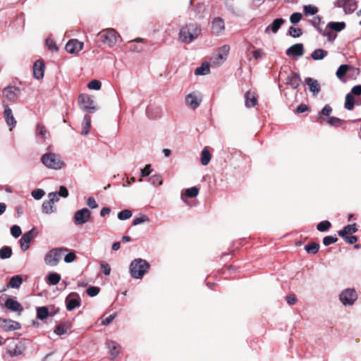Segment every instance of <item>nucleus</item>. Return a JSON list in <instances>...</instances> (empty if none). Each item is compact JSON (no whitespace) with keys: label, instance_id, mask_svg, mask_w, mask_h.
Here are the masks:
<instances>
[{"label":"nucleus","instance_id":"1a4fd4ad","mask_svg":"<svg viewBox=\"0 0 361 361\" xmlns=\"http://www.w3.org/2000/svg\"><path fill=\"white\" fill-rule=\"evenodd\" d=\"M335 7L342 8L345 14L353 13L357 8V0H337L334 4Z\"/></svg>","mask_w":361,"mask_h":361},{"label":"nucleus","instance_id":"cd10ccee","mask_svg":"<svg viewBox=\"0 0 361 361\" xmlns=\"http://www.w3.org/2000/svg\"><path fill=\"white\" fill-rule=\"evenodd\" d=\"M357 228L355 224H348L345 226L343 229L338 231V235L340 237H345V235L348 233H354L357 232Z\"/></svg>","mask_w":361,"mask_h":361},{"label":"nucleus","instance_id":"0e129e2a","mask_svg":"<svg viewBox=\"0 0 361 361\" xmlns=\"http://www.w3.org/2000/svg\"><path fill=\"white\" fill-rule=\"evenodd\" d=\"M100 269L102 273L106 275L109 276L111 273V267L109 264L105 262H101L100 263Z\"/></svg>","mask_w":361,"mask_h":361},{"label":"nucleus","instance_id":"6e6d98bb","mask_svg":"<svg viewBox=\"0 0 361 361\" xmlns=\"http://www.w3.org/2000/svg\"><path fill=\"white\" fill-rule=\"evenodd\" d=\"M326 122L332 126L338 127L342 124L343 121L337 117L331 116L326 121Z\"/></svg>","mask_w":361,"mask_h":361},{"label":"nucleus","instance_id":"de8ad7c7","mask_svg":"<svg viewBox=\"0 0 361 361\" xmlns=\"http://www.w3.org/2000/svg\"><path fill=\"white\" fill-rule=\"evenodd\" d=\"M310 24L314 27L319 32H322V29L319 27L322 23V18L319 16H314L310 20Z\"/></svg>","mask_w":361,"mask_h":361},{"label":"nucleus","instance_id":"680f3d73","mask_svg":"<svg viewBox=\"0 0 361 361\" xmlns=\"http://www.w3.org/2000/svg\"><path fill=\"white\" fill-rule=\"evenodd\" d=\"M153 171L151 165L147 164L140 171V176L144 178L148 176Z\"/></svg>","mask_w":361,"mask_h":361},{"label":"nucleus","instance_id":"09e8293b","mask_svg":"<svg viewBox=\"0 0 361 361\" xmlns=\"http://www.w3.org/2000/svg\"><path fill=\"white\" fill-rule=\"evenodd\" d=\"M331 226V224L329 221H322L317 224V228L320 232H324L327 231Z\"/></svg>","mask_w":361,"mask_h":361},{"label":"nucleus","instance_id":"39448f33","mask_svg":"<svg viewBox=\"0 0 361 361\" xmlns=\"http://www.w3.org/2000/svg\"><path fill=\"white\" fill-rule=\"evenodd\" d=\"M99 39L109 47L114 46L117 41V32L114 29H106L99 32L97 35Z\"/></svg>","mask_w":361,"mask_h":361},{"label":"nucleus","instance_id":"ddd939ff","mask_svg":"<svg viewBox=\"0 0 361 361\" xmlns=\"http://www.w3.org/2000/svg\"><path fill=\"white\" fill-rule=\"evenodd\" d=\"M202 102V96L200 93L192 92L185 97V102L192 109L197 108Z\"/></svg>","mask_w":361,"mask_h":361},{"label":"nucleus","instance_id":"774afa93","mask_svg":"<svg viewBox=\"0 0 361 361\" xmlns=\"http://www.w3.org/2000/svg\"><path fill=\"white\" fill-rule=\"evenodd\" d=\"M48 197H49V201L52 203L53 204L58 202L59 198V195H58V193L56 192H50L49 193L48 195Z\"/></svg>","mask_w":361,"mask_h":361},{"label":"nucleus","instance_id":"393cba45","mask_svg":"<svg viewBox=\"0 0 361 361\" xmlns=\"http://www.w3.org/2000/svg\"><path fill=\"white\" fill-rule=\"evenodd\" d=\"M24 350V347L21 343H18L16 345L13 349L8 350L4 355L5 359H8V357H13L14 356L20 355Z\"/></svg>","mask_w":361,"mask_h":361},{"label":"nucleus","instance_id":"4c0bfd02","mask_svg":"<svg viewBox=\"0 0 361 361\" xmlns=\"http://www.w3.org/2000/svg\"><path fill=\"white\" fill-rule=\"evenodd\" d=\"M148 182L153 186L158 187L162 185L161 176L159 174L154 175L148 179Z\"/></svg>","mask_w":361,"mask_h":361},{"label":"nucleus","instance_id":"69168bd1","mask_svg":"<svg viewBox=\"0 0 361 361\" xmlns=\"http://www.w3.org/2000/svg\"><path fill=\"white\" fill-rule=\"evenodd\" d=\"M46 45L51 51H57L58 48L54 39L48 38L46 39Z\"/></svg>","mask_w":361,"mask_h":361},{"label":"nucleus","instance_id":"20e7f679","mask_svg":"<svg viewBox=\"0 0 361 361\" xmlns=\"http://www.w3.org/2000/svg\"><path fill=\"white\" fill-rule=\"evenodd\" d=\"M68 251L66 247H56L48 251L44 257V263L50 267L56 266L62 256Z\"/></svg>","mask_w":361,"mask_h":361},{"label":"nucleus","instance_id":"bf43d9fd","mask_svg":"<svg viewBox=\"0 0 361 361\" xmlns=\"http://www.w3.org/2000/svg\"><path fill=\"white\" fill-rule=\"evenodd\" d=\"M11 233L14 238H18L22 234L20 227L17 225H13L11 228Z\"/></svg>","mask_w":361,"mask_h":361},{"label":"nucleus","instance_id":"a211bd4d","mask_svg":"<svg viewBox=\"0 0 361 361\" xmlns=\"http://www.w3.org/2000/svg\"><path fill=\"white\" fill-rule=\"evenodd\" d=\"M44 73V64L42 60H37L33 65V75L37 79H42Z\"/></svg>","mask_w":361,"mask_h":361},{"label":"nucleus","instance_id":"6ab92c4d","mask_svg":"<svg viewBox=\"0 0 361 361\" xmlns=\"http://www.w3.org/2000/svg\"><path fill=\"white\" fill-rule=\"evenodd\" d=\"M301 79L299 74L291 72L286 78V83L293 89H296L300 84Z\"/></svg>","mask_w":361,"mask_h":361},{"label":"nucleus","instance_id":"c9c22d12","mask_svg":"<svg viewBox=\"0 0 361 361\" xmlns=\"http://www.w3.org/2000/svg\"><path fill=\"white\" fill-rule=\"evenodd\" d=\"M54 204L49 200L44 201L42 204V211L46 214H51L56 212Z\"/></svg>","mask_w":361,"mask_h":361},{"label":"nucleus","instance_id":"7c9ffc66","mask_svg":"<svg viewBox=\"0 0 361 361\" xmlns=\"http://www.w3.org/2000/svg\"><path fill=\"white\" fill-rule=\"evenodd\" d=\"M90 126L91 118L89 115H85L83 118L81 134L83 135H87L89 133Z\"/></svg>","mask_w":361,"mask_h":361},{"label":"nucleus","instance_id":"3c124183","mask_svg":"<svg viewBox=\"0 0 361 361\" xmlns=\"http://www.w3.org/2000/svg\"><path fill=\"white\" fill-rule=\"evenodd\" d=\"M198 192L199 190L197 187H192L185 190V195L187 197L192 198L195 197L198 195Z\"/></svg>","mask_w":361,"mask_h":361},{"label":"nucleus","instance_id":"ea45409f","mask_svg":"<svg viewBox=\"0 0 361 361\" xmlns=\"http://www.w3.org/2000/svg\"><path fill=\"white\" fill-rule=\"evenodd\" d=\"M49 316V311L47 307H39L37 309V317L39 319L43 320Z\"/></svg>","mask_w":361,"mask_h":361},{"label":"nucleus","instance_id":"13d9d810","mask_svg":"<svg viewBox=\"0 0 361 361\" xmlns=\"http://www.w3.org/2000/svg\"><path fill=\"white\" fill-rule=\"evenodd\" d=\"M100 288L97 286H90L87 288L86 292L90 297H94L99 293Z\"/></svg>","mask_w":361,"mask_h":361},{"label":"nucleus","instance_id":"a18cd8bd","mask_svg":"<svg viewBox=\"0 0 361 361\" xmlns=\"http://www.w3.org/2000/svg\"><path fill=\"white\" fill-rule=\"evenodd\" d=\"M303 11L306 16H308V15L313 16V15H315L318 12V8L313 5H310V4L305 5L303 6Z\"/></svg>","mask_w":361,"mask_h":361},{"label":"nucleus","instance_id":"c03bdc74","mask_svg":"<svg viewBox=\"0 0 361 361\" xmlns=\"http://www.w3.org/2000/svg\"><path fill=\"white\" fill-rule=\"evenodd\" d=\"M48 283L51 285H56L59 283L61 280L60 274L57 273H50L48 276Z\"/></svg>","mask_w":361,"mask_h":361},{"label":"nucleus","instance_id":"f03ea898","mask_svg":"<svg viewBox=\"0 0 361 361\" xmlns=\"http://www.w3.org/2000/svg\"><path fill=\"white\" fill-rule=\"evenodd\" d=\"M149 269V264L141 258L132 261L129 267L131 276L137 279H142Z\"/></svg>","mask_w":361,"mask_h":361},{"label":"nucleus","instance_id":"864d4df0","mask_svg":"<svg viewBox=\"0 0 361 361\" xmlns=\"http://www.w3.org/2000/svg\"><path fill=\"white\" fill-rule=\"evenodd\" d=\"M101 86H102V83L98 80H92L87 85V87L90 90H99L101 88Z\"/></svg>","mask_w":361,"mask_h":361},{"label":"nucleus","instance_id":"9d476101","mask_svg":"<svg viewBox=\"0 0 361 361\" xmlns=\"http://www.w3.org/2000/svg\"><path fill=\"white\" fill-rule=\"evenodd\" d=\"M90 217L91 212L87 208H82L75 212L73 221L75 226H80L88 222Z\"/></svg>","mask_w":361,"mask_h":361},{"label":"nucleus","instance_id":"e2e57ef3","mask_svg":"<svg viewBox=\"0 0 361 361\" xmlns=\"http://www.w3.org/2000/svg\"><path fill=\"white\" fill-rule=\"evenodd\" d=\"M302 18V14L298 12L293 13L290 17V21L293 24H296L300 21Z\"/></svg>","mask_w":361,"mask_h":361},{"label":"nucleus","instance_id":"aec40b11","mask_svg":"<svg viewBox=\"0 0 361 361\" xmlns=\"http://www.w3.org/2000/svg\"><path fill=\"white\" fill-rule=\"evenodd\" d=\"M212 32L216 35H220L224 31V21L221 18H215L212 21Z\"/></svg>","mask_w":361,"mask_h":361},{"label":"nucleus","instance_id":"4d7b16f0","mask_svg":"<svg viewBox=\"0 0 361 361\" xmlns=\"http://www.w3.org/2000/svg\"><path fill=\"white\" fill-rule=\"evenodd\" d=\"M338 240L336 236L328 235L323 238V244L325 246L330 245L331 244L335 243Z\"/></svg>","mask_w":361,"mask_h":361},{"label":"nucleus","instance_id":"a19ab883","mask_svg":"<svg viewBox=\"0 0 361 361\" xmlns=\"http://www.w3.org/2000/svg\"><path fill=\"white\" fill-rule=\"evenodd\" d=\"M350 66L348 65L343 64L341 65L336 71V76L341 80H343V76L346 74Z\"/></svg>","mask_w":361,"mask_h":361},{"label":"nucleus","instance_id":"c756f323","mask_svg":"<svg viewBox=\"0 0 361 361\" xmlns=\"http://www.w3.org/2000/svg\"><path fill=\"white\" fill-rule=\"evenodd\" d=\"M23 278L20 276H14L10 279L7 287H10L12 288H18L23 283Z\"/></svg>","mask_w":361,"mask_h":361},{"label":"nucleus","instance_id":"f257e3e1","mask_svg":"<svg viewBox=\"0 0 361 361\" xmlns=\"http://www.w3.org/2000/svg\"><path fill=\"white\" fill-rule=\"evenodd\" d=\"M201 33L200 27L196 23H188L185 25L180 30L179 40L185 44L193 42Z\"/></svg>","mask_w":361,"mask_h":361},{"label":"nucleus","instance_id":"f3484780","mask_svg":"<svg viewBox=\"0 0 361 361\" xmlns=\"http://www.w3.org/2000/svg\"><path fill=\"white\" fill-rule=\"evenodd\" d=\"M106 345L109 350L110 359L114 360L120 353L121 346L117 342L110 340L106 341Z\"/></svg>","mask_w":361,"mask_h":361},{"label":"nucleus","instance_id":"9b49d317","mask_svg":"<svg viewBox=\"0 0 361 361\" xmlns=\"http://www.w3.org/2000/svg\"><path fill=\"white\" fill-rule=\"evenodd\" d=\"M20 94V88L16 86H8L3 90V97L8 101H16L19 97Z\"/></svg>","mask_w":361,"mask_h":361},{"label":"nucleus","instance_id":"603ef678","mask_svg":"<svg viewBox=\"0 0 361 361\" xmlns=\"http://www.w3.org/2000/svg\"><path fill=\"white\" fill-rule=\"evenodd\" d=\"M132 212L129 209H123L118 214V218L120 220H126L131 217Z\"/></svg>","mask_w":361,"mask_h":361},{"label":"nucleus","instance_id":"e433bc0d","mask_svg":"<svg viewBox=\"0 0 361 361\" xmlns=\"http://www.w3.org/2000/svg\"><path fill=\"white\" fill-rule=\"evenodd\" d=\"M12 255V249L8 246H4L0 249V258L2 259H8Z\"/></svg>","mask_w":361,"mask_h":361},{"label":"nucleus","instance_id":"37998d69","mask_svg":"<svg viewBox=\"0 0 361 361\" xmlns=\"http://www.w3.org/2000/svg\"><path fill=\"white\" fill-rule=\"evenodd\" d=\"M319 248V245L317 243H312L305 246V251L309 254H316Z\"/></svg>","mask_w":361,"mask_h":361},{"label":"nucleus","instance_id":"49530a36","mask_svg":"<svg viewBox=\"0 0 361 361\" xmlns=\"http://www.w3.org/2000/svg\"><path fill=\"white\" fill-rule=\"evenodd\" d=\"M68 328L66 326L65 324H59L57 325L54 331V332L59 336L63 335L67 333Z\"/></svg>","mask_w":361,"mask_h":361},{"label":"nucleus","instance_id":"338daca9","mask_svg":"<svg viewBox=\"0 0 361 361\" xmlns=\"http://www.w3.org/2000/svg\"><path fill=\"white\" fill-rule=\"evenodd\" d=\"M76 259V255L73 252H68L64 257V261L66 263H71Z\"/></svg>","mask_w":361,"mask_h":361},{"label":"nucleus","instance_id":"bb28decb","mask_svg":"<svg viewBox=\"0 0 361 361\" xmlns=\"http://www.w3.org/2000/svg\"><path fill=\"white\" fill-rule=\"evenodd\" d=\"M5 307L13 312H18L22 310L20 303L13 298H8L6 300Z\"/></svg>","mask_w":361,"mask_h":361},{"label":"nucleus","instance_id":"c85d7f7f","mask_svg":"<svg viewBox=\"0 0 361 361\" xmlns=\"http://www.w3.org/2000/svg\"><path fill=\"white\" fill-rule=\"evenodd\" d=\"M327 28L331 29L332 31L341 32L345 27V23L344 22H329L326 25Z\"/></svg>","mask_w":361,"mask_h":361},{"label":"nucleus","instance_id":"2f4dec72","mask_svg":"<svg viewBox=\"0 0 361 361\" xmlns=\"http://www.w3.org/2000/svg\"><path fill=\"white\" fill-rule=\"evenodd\" d=\"M328 55V51L322 49H317L311 54V57L315 61L322 60Z\"/></svg>","mask_w":361,"mask_h":361},{"label":"nucleus","instance_id":"2eb2a0df","mask_svg":"<svg viewBox=\"0 0 361 361\" xmlns=\"http://www.w3.org/2000/svg\"><path fill=\"white\" fill-rule=\"evenodd\" d=\"M286 54L288 56L299 57L304 54V47L302 44L298 43L290 46Z\"/></svg>","mask_w":361,"mask_h":361},{"label":"nucleus","instance_id":"4468645a","mask_svg":"<svg viewBox=\"0 0 361 361\" xmlns=\"http://www.w3.org/2000/svg\"><path fill=\"white\" fill-rule=\"evenodd\" d=\"M83 43L77 39H71L66 44L65 49L70 54H76L82 50Z\"/></svg>","mask_w":361,"mask_h":361},{"label":"nucleus","instance_id":"423d86ee","mask_svg":"<svg viewBox=\"0 0 361 361\" xmlns=\"http://www.w3.org/2000/svg\"><path fill=\"white\" fill-rule=\"evenodd\" d=\"M78 103L80 109L87 113H94L97 110L94 99L89 94H80L78 97Z\"/></svg>","mask_w":361,"mask_h":361},{"label":"nucleus","instance_id":"0eeeda50","mask_svg":"<svg viewBox=\"0 0 361 361\" xmlns=\"http://www.w3.org/2000/svg\"><path fill=\"white\" fill-rule=\"evenodd\" d=\"M230 50V47L227 44L221 47L218 53L211 59V64L213 66H219L221 65L227 59Z\"/></svg>","mask_w":361,"mask_h":361},{"label":"nucleus","instance_id":"f8f14e48","mask_svg":"<svg viewBox=\"0 0 361 361\" xmlns=\"http://www.w3.org/2000/svg\"><path fill=\"white\" fill-rule=\"evenodd\" d=\"M80 297L78 293H72L66 298V309L71 311L80 305Z\"/></svg>","mask_w":361,"mask_h":361},{"label":"nucleus","instance_id":"8fccbe9b","mask_svg":"<svg viewBox=\"0 0 361 361\" xmlns=\"http://www.w3.org/2000/svg\"><path fill=\"white\" fill-rule=\"evenodd\" d=\"M288 34L293 37H299L302 35V30L299 27L290 26L288 29Z\"/></svg>","mask_w":361,"mask_h":361},{"label":"nucleus","instance_id":"052dcab7","mask_svg":"<svg viewBox=\"0 0 361 361\" xmlns=\"http://www.w3.org/2000/svg\"><path fill=\"white\" fill-rule=\"evenodd\" d=\"M31 195L35 200H40L45 195L42 189H36L32 191Z\"/></svg>","mask_w":361,"mask_h":361},{"label":"nucleus","instance_id":"dca6fc26","mask_svg":"<svg viewBox=\"0 0 361 361\" xmlns=\"http://www.w3.org/2000/svg\"><path fill=\"white\" fill-rule=\"evenodd\" d=\"M0 328L5 331H11L20 329V324L18 322L8 319H0Z\"/></svg>","mask_w":361,"mask_h":361},{"label":"nucleus","instance_id":"a878e982","mask_svg":"<svg viewBox=\"0 0 361 361\" xmlns=\"http://www.w3.org/2000/svg\"><path fill=\"white\" fill-rule=\"evenodd\" d=\"M283 23L284 20L283 18L275 19L271 24L266 27L264 32L269 34L270 30L274 33L277 32Z\"/></svg>","mask_w":361,"mask_h":361},{"label":"nucleus","instance_id":"7ed1b4c3","mask_svg":"<svg viewBox=\"0 0 361 361\" xmlns=\"http://www.w3.org/2000/svg\"><path fill=\"white\" fill-rule=\"evenodd\" d=\"M41 161L47 168L54 170H59L64 166V162L59 155L53 152H47L41 157Z\"/></svg>","mask_w":361,"mask_h":361},{"label":"nucleus","instance_id":"72a5a7b5","mask_svg":"<svg viewBox=\"0 0 361 361\" xmlns=\"http://www.w3.org/2000/svg\"><path fill=\"white\" fill-rule=\"evenodd\" d=\"M211 160V154L207 148H204L201 154V163L203 166L207 165Z\"/></svg>","mask_w":361,"mask_h":361},{"label":"nucleus","instance_id":"412c9836","mask_svg":"<svg viewBox=\"0 0 361 361\" xmlns=\"http://www.w3.org/2000/svg\"><path fill=\"white\" fill-rule=\"evenodd\" d=\"M257 103V96L253 91H247L245 94V105L247 108L255 106Z\"/></svg>","mask_w":361,"mask_h":361},{"label":"nucleus","instance_id":"58836bf2","mask_svg":"<svg viewBox=\"0 0 361 361\" xmlns=\"http://www.w3.org/2000/svg\"><path fill=\"white\" fill-rule=\"evenodd\" d=\"M355 106V100L351 94L348 93L345 99V108L348 110H353Z\"/></svg>","mask_w":361,"mask_h":361},{"label":"nucleus","instance_id":"4be33fe9","mask_svg":"<svg viewBox=\"0 0 361 361\" xmlns=\"http://www.w3.org/2000/svg\"><path fill=\"white\" fill-rule=\"evenodd\" d=\"M305 82L308 85L310 91L312 92L313 94H318L321 91L320 85L317 80L312 78H306Z\"/></svg>","mask_w":361,"mask_h":361},{"label":"nucleus","instance_id":"b1692460","mask_svg":"<svg viewBox=\"0 0 361 361\" xmlns=\"http://www.w3.org/2000/svg\"><path fill=\"white\" fill-rule=\"evenodd\" d=\"M32 231L33 229L25 233L20 240V247L23 251L29 248V244L33 238Z\"/></svg>","mask_w":361,"mask_h":361},{"label":"nucleus","instance_id":"473e14b6","mask_svg":"<svg viewBox=\"0 0 361 361\" xmlns=\"http://www.w3.org/2000/svg\"><path fill=\"white\" fill-rule=\"evenodd\" d=\"M208 73H209V64L207 63H203L195 71V74L197 75H204Z\"/></svg>","mask_w":361,"mask_h":361},{"label":"nucleus","instance_id":"79ce46f5","mask_svg":"<svg viewBox=\"0 0 361 361\" xmlns=\"http://www.w3.org/2000/svg\"><path fill=\"white\" fill-rule=\"evenodd\" d=\"M149 217L143 214H139L138 216H135L133 221V226H137L142 223L149 222Z\"/></svg>","mask_w":361,"mask_h":361},{"label":"nucleus","instance_id":"5fc2aeb1","mask_svg":"<svg viewBox=\"0 0 361 361\" xmlns=\"http://www.w3.org/2000/svg\"><path fill=\"white\" fill-rule=\"evenodd\" d=\"M36 133L38 135H40L43 138H46L48 132L45 127L41 124H37L36 128Z\"/></svg>","mask_w":361,"mask_h":361},{"label":"nucleus","instance_id":"6e6552de","mask_svg":"<svg viewBox=\"0 0 361 361\" xmlns=\"http://www.w3.org/2000/svg\"><path fill=\"white\" fill-rule=\"evenodd\" d=\"M339 298L342 304L345 306L352 305L357 299V295L355 289L347 288L343 290L339 295Z\"/></svg>","mask_w":361,"mask_h":361},{"label":"nucleus","instance_id":"5701e85b","mask_svg":"<svg viewBox=\"0 0 361 361\" xmlns=\"http://www.w3.org/2000/svg\"><path fill=\"white\" fill-rule=\"evenodd\" d=\"M5 109L4 112V118L6 123L11 128H14L16 125V121L13 115V112L11 108H9L7 105L4 106Z\"/></svg>","mask_w":361,"mask_h":361},{"label":"nucleus","instance_id":"f704fd0d","mask_svg":"<svg viewBox=\"0 0 361 361\" xmlns=\"http://www.w3.org/2000/svg\"><path fill=\"white\" fill-rule=\"evenodd\" d=\"M319 33L323 36L326 37L327 41L330 42H333L337 37V35L334 34L333 31L331 29L329 30L326 26L325 30H322Z\"/></svg>","mask_w":361,"mask_h":361}]
</instances>
